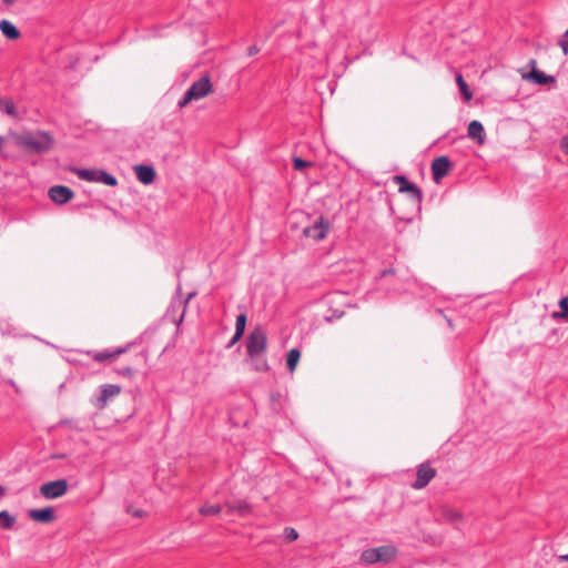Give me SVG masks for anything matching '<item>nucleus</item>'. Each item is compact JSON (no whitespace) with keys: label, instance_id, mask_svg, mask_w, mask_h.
Listing matches in <instances>:
<instances>
[{"label":"nucleus","instance_id":"obj_14","mask_svg":"<svg viewBox=\"0 0 568 568\" xmlns=\"http://www.w3.org/2000/svg\"><path fill=\"white\" fill-rule=\"evenodd\" d=\"M467 134L469 139L476 141L479 145L485 143V129L479 121L474 120L468 124Z\"/></svg>","mask_w":568,"mask_h":568},{"label":"nucleus","instance_id":"obj_15","mask_svg":"<svg viewBox=\"0 0 568 568\" xmlns=\"http://www.w3.org/2000/svg\"><path fill=\"white\" fill-rule=\"evenodd\" d=\"M134 172L138 180L145 185L151 184L155 179V171L150 165H135Z\"/></svg>","mask_w":568,"mask_h":568},{"label":"nucleus","instance_id":"obj_12","mask_svg":"<svg viewBox=\"0 0 568 568\" xmlns=\"http://www.w3.org/2000/svg\"><path fill=\"white\" fill-rule=\"evenodd\" d=\"M529 64L531 65V71L528 74H525L524 79L534 81L538 84H548L555 82V78L552 75H547L536 69V60H531Z\"/></svg>","mask_w":568,"mask_h":568},{"label":"nucleus","instance_id":"obj_27","mask_svg":"<svg viewBox=\"0 0 568 568\" xmlns=\"http://www.w3.org/2000/svg\"><path fill=\"white\" fill-rule=\"evenodd\" d=\"M230 511L237 510L240 513H245L248 510V505L244 501H237L236 504H226Z\"/></svg>","mask_w":568,"mask_h":568},{"label":"nucleus","instance_id":"obj_44","mask_svg":"<svg viewBox=\"0 0 568 568\" xmlns=\"http://www.w3.org/2000/svg\"><path fill=\"white\" fill-rule=\"evenodd\" d=\"M448 325H449L452 328L454 327V325H453V323H452L450 321H448Z\"/></svg>","mask_w":568,"mask_h":568},{"label":"nucleus","instance_id":"obj_36","mask_svg":"<svg viewBox=\"0 0 568 568\" xmlns=\"http://www.w3.org/2000/svg\"><path fill=\"white\" fill-rule=\"evenodd\" d=\"M286 355H301V352L297 348H292Z\"/></svg>","mask_w":568,"mask_h":568},{"label":"nucleus","instance_id":"obj_43","mask_svg":"<svg viewBox=\"0 0 568 568\" xmlns=\"http://www.w3.org/2000/svg\"><path fill=\"white\" fill-rule=\"evenodd\" d=\"M125 352V349H119L114 355H120L121 353Z\"/></svg>","mask_w":568,"mask_h":568},{"label":"nucleus","instance_id":"obj_40","mask_svg":"<svg viewBox=\"0 0 568 568\" xmlns=\"http://www.w3.org/2000/svg\"><path fill=\"white\" fill-rule=\"evenodd\" d=\"M560 560L568 561V554L564 555V556H560Z\"/></svg>","mask_w":568,"mask_h":568},{"label":"nucleus","instance_id":"obj_8","mask_svg":"<svg viewBox=\"0 0 568 568\" xmlns=\"http://www.w3.org/2000/svg\"><path fill=\"white\" fill-rule=\"evenodd\" d=\"M394 182L399 185V192L409 194L412 200L417 204L422 203V191L415 184L408 182V180L405 176L396 175L394 176Z\"/></svg>","mask_w":568,"mask_h":568},{"label":"nucleus","instance_id":"obj_6","mask_svg":"<svg viewBox=\"0 0 568 568\" xmlns=\"http://www.w3.org/2000/svg\"><path fill=\"white\" fill-rule=\"evenodd\" d=\"M437 471L430 466L429 462H424L417 467L416 480L410 485L412 488L419 490L425 488L436 476Z\"/></svg>","mask_w":568,"mask_h":568},{"label":"nucleus","instance_id":"obj_28","mask_svg":"<svg viewBox=\"0 0 568 568\" xmlns=\"http://www.w3.org/2000/svg\"><path fill=\"white\" fill-rule=\"evenodd\" d=\"M293 166H294L295 170L302 171V170H304L306 168L312 166V163L308 162V161H305V160H303L301 158H293Z\"/></svg>","mask_w":568,"mask_h":568},{"label":"nucleus","instance_id":"obj_38","mask_svg":"<svg viewBox=\"0 0 568 568\" xmlns=\"http://www.w3.org/2000/svg\"><path fill=\"white\" fill-rule=\"evenodd\" d=\"M6 495V487L0 485V497Z\"/></svg>","mask_w":568,"mask_h":568},{"label":"nucleus","instance_id":"obj_19","mask_svg":"<svg viewBox=\"0 0 568 568\" xmlns=\"http://www.w3.org/2000/svg\"><path fill=\"white\" fill-rule=\"evenodd\" d=\"M16 524V517L8 510L0 511V527L2 529H12Z\"/></svg>","mask_w":568,"mask_h":568},{"label":"nucleus","instance_id":"obj_23","mask_svg":"<svg viewBox=\"0 0 568 568\" xmlns=\"http://www.w3.org/2000/svg\"><path fill=\"white\" fill-rule=\"evenodd\" d=\"M97 182L103 183L109 186H115L118 184L116 179L103 170H100Z\"/></svg>","mask_w":568,"mask_h":568},{"label":"nucleus","instance_id":"obj_42","mask_svg":"<svg viewBox=\"0 0 568 568\" xmlns=\"http://www.w3.org/2000/svg\"><path fill=\"white\" fill-rule=\"evenodd\" d=\"M95 359L98 361H103V359H110L111 357H102V356H99V357H94Z\"/></svg>","mask_w":568,"mask_h":568},{"label":"nucleus","instance_id":"obj_29","mask_svg":"<svg viewBox=\"0 0 568 568\" xmlns=\"http://www.w3.org/2000/svg\"><path fill=\"white\" fill-rule=\"evenodd\" d=\"M284 535L288 541H294L298 538V532L292 527H286L284 529Z\"/></svg>","mask_w":568,"mask_h":568},{"label":"nucleus","instance_id":"obj_2","mask_svg":"<svg viewBox=\"0 0 568 568\" xmlns=\"http://www.w3.org/2000/svg\"><path fill=\"white\" fill-rule=\"evenodd\" d=\"M213 92V84L209 74L202 75L199 80L194 81L184 97L179 101V106L185 108L194 101H199Z\"/></svg>","mask_w":568,"mask_h":568},{"label":"nucleus","instance_id":"obj_30","mask_svg":"<svg viewBox=\"0 0 568 568\" xmlns=\"http://www.w3.org/2000/svg\"><path fill=\"white\" fill-rule=\"evenodd\" d=\"M286 358H287V362H286L287 368H288L290 373L293 374L301 357H286Z\"/></svg>","mask_w":568,"mask_h":568},{"label":"nucleus","instance_id":"obj_1","mask_svg":"<svg viewBox=\"0 0 568 568\" xmlns=\"http://www.w3.org/2000/svg\"><path fill=\"white\" fill-rule=\"evenodd\" d=\"M9 135L20 149L31 154L49 152L54 143L53 138L44 131L10 132Z\"/></svg>","mask_w":568,"mask_h":568},{"label":"nucleus","instance_id":"obj_11","mask_svg":"<svg viewBox=\"0 0 568 568\" xmlns=\"http://www.w3.org/2000/svg\"><path fill=\"white\" fill-rule=\"evenodd\" d=\"M450 169V161L447 156L436 158L432 163L433 179L438 183L445 175L448 174Z\"/></svg>","mask_w":568,"mask_h":568},{"label":"nucleus","instance_id":"obj_13","mask_svg":"<svg viewBox=\"0 0 568 568\" xmlns=\"http://www.w3.org/2000/svg\"><path fill=\"white\" fill-rule=\"evenodd\" d=\"M28 517L38 523H51L55 519L54 510L52 507L30 509L28 510Z\"/></svg>","mask_w":568,"mask_h":568},{"label":"nucleus","instance_id":"obj_32","mask_svg":"<svg viewBox=\"0 0 568 568\" xmlns=\"http://www.w3.org/2000/svg\"><path fill=\"white\" fill-rule=\"evenodd\" d=\"M562 151L568 154V135L564 136L560 142Z\"/></svg>","mask_w":568,"mask_h":568},{"label":"nucleus","instance_id":"obj_33","mask_svg":"<svg viewBox=\"0 0 568 568\" xmlns=\"http://www.w3.org/2000/svg\"><path fill=\"white\" fill-rule=\"evenodd\" d=\"M260 51V49L256 47V45H252L247 49V54L248 55H254L256 54L257 52Z\"/></svg>","mask_w":568,"mask_h":568},{"label":"nucleus","instance_id":"obj_26","mask_svg":"<svg viewBox=\"0 0 568 568\" xmlns=\"http://www.w3.org/2000/svg\"><path fill=\"white\" fill-rule=\"evenodd\" d=\"M559 306L561 308V313H554V316L568 320V296L559 301Z\"/></svg>","mask_w":568,"mask_h":568},{"label":"nucleus","instance_id":"obj_4","mask_svg":"<svg viewBox=\"0 0 568 568\" xmlns=\"http://www.w3.org/2000/svg\"><path fill=\"white\" fill-rule=\"evenodd\" d=\"M69 484L67 479L47 481L40 486V494L45 499H57L67 494Z\"/></svg>","mask_w":568,"mask_h":568},{"label":"nucleus","instance_id":"obj_9","mask_svg":"<svg viewBox=\"0 0 568 568\" xmlns=\"http://www.w3.org/2000/svg\"><path fill=\"white\" fill-rule=\"evenodd\" d=\"M100 396L97 398V407L104 408L108 402L121 393V387L116 384H104L100 387Z\"/></svg>","mask_w":568,"mask_h":568},{"label":"nucleus","instance_id":"obj_7","mask_svg":"<svg viewBox=\"0 0 568 568\" xmlns=\"http://www.w3.org/2000/svg\"><path fill=\"white\" fill-rule=\"evenodd\" d=\"M331 229V223L327 219L320 216L313 225L303 230V235L314 241L324 240Z\"/></svg>","mask_w":568,"mask_h":568},{"label":"nucleus","instance_id":"obj_10","mask_svg":"<svg viewBox=\"0 0 568 568\" xmlns=\"http://www.w3.org/2000/svg\"><path fill=\"white\" fill-rule=\"evenodd\" d=\"M73 196V191L68 186L55 185L49 190V197L57 204H64L72 200Z\"/></svg>","mask_w":568,"mask_h":568},{"label":"nucleus","instance_id":"obj_25","mask_svg":"<svg viewBox=\"0 0 568 568\" xmlns=\"http://www.w3.org/2000/svg\"><path fill=\"white\" fill-rule=\"evenodd\" d=\"M0 108L9 115L17 116V109L12 101L1 100Z\"/></svg>","mask_w":568,"mask_h":568},{"label":"nucleus","instance_id":"obj_39","mask_svg":"<svg viewBox=\"0 0 568 568\" xmlns=\"http://www.w3.org/2000/svg\"><path fill=\"white\" fill-rule=\"evenodd\" d=\"M183 317H184V313L180 316V318L178 321L175 318H173V321L175 322L176 325H180V323L183 321Z\"/></svg>","mask_w":568,"mask_h":568},{"label":"nucleus","instance_id":"obj_20","mask_svg":"<svg viewBox=\"0 0 568 568\" xmlns=\"http://www.w3.org/2000/svg\"><path fill=\"white\" fill-rule=\"evenodd\" d=\"M75 174L84 181L97 182L100 170H75Z\"/></svg>","mask_w":568,"mask_h":568},{"label":"nucleus","instance_id":"obj_24","mask_svg":"<svg viewBox=\"0 0 568 568\" xmlns=\"http://www.w3.org/2000/svg\"><path fill=\"white\" fill-rule=\"evenodd\" d=\"M443 516L449 523H457V521L462 520V518H463L462 514L458 510L453 509V508H445L443 510Z\"/></svg>","mask_w":568,"mask_h":568},{"label":"nucleus","instance_id":"obj_17","mask_svg":"<svg viewBox=\"0 0 568 568\" xmlns=\"http://www.w3.org/2000/svg\"><path fill=\"white\" fill-rule=\"evenodd\" d=\"M244 364L247 369L266 371L268 368L265 357H246Z\"/></svg>","mask_w":568,"mask_h":568},{"label":"nucleus","instance_id":"obj_18","mask_svg":"<svg viewBox=\"0 0 568 568\" xmlns=\"http://www.w3.org/2000/svg\"><path fill=\"white\" fill-rule=\"evenodd\" d=\"M245 325H246V316L244 314L239 315L236 318V324H235V334L231 341V344H234L236 341H239L241 338V336L244 333Z\"/></svg>","mask_w":568,"mask_h":568},{"label":"nucleus","instance_id":"obj_21","mask_svg":"<svg viewBox=\"0 0 568 568\" xmlns=\"http://www.w3.org/2000/svg\"><path fill=\"white\" fill-rule=\"evenodd\" d=\"M456 82L458 84V88L460 90V93L463 94L464 99L466 101H469L471 100L473 98V93L468 87V84L466 83V81L464 80L463 75L462 74H457L456 75Z\"/></svg>","mask_w":568,"mask_h":568},{"label":"nucleus","instance_id":"obj_3","mask_svg":"<svg viewBox=\"0 0 568 568\" xmlns=\"http://www.w3.org/2000/svg\"><path fill=\"white\" fill-rule=\"evenodd\" d=\"M397 556V549L394 546H381L369 548L362 552L361 561L367 565L376 562H390Z\"/></svg>","mask_w":568,"mask_h":568},{"label":"nucleus","instance_id":"obj_37","mask_svg":"<svg viewBox=\"0 0 568 568\" xmlns=\"http://www.w3.org/2000/svg\"><path fill=\"white\" fill-rule=\"evenodd\" d=\"M16 0H3V3L7 6V7H10L11 4L14 3Z\"/></svg>","mask_w":568,"mask_h":568},{"label":"nucleus","instance_id":"obj_16","mask_svg":"<svg viewBox=\"0 0 568 568\" xmlns=\"http://www.w3.org/2000/svg\"><path fill=\"white\" fill-rule=\"evenodd\" d=\"M0 31L10 40H17L20 37V32L17 27L8 20L0 21Z\"/></svg>","mask_w":568,"mask_h":568},{"label":"nucleus","instance_id":"obj_45","mask_svg":"<svg viewBox=\"0 0 568 568\" xmlns=\"http://www.w3.org/2000/svg\"><path fill=\"white\" fill-rule=\"evenodd\" d=\"M564 37H568V29L566 30Z\"/></svg>","mask_w":568,"mask_h":568},{"label":"nucleus","instance_id":"obj_5","mask_svg":"<svg viewBox=\"0 0 568 568\" xmlns=\"http://www.w3.org/2000/svg\"><path fill=\"white\" fill-rule=\"evenodd\" d=\"M267 337L263 329L255 328L247 337L246 347L250 355H258L266 351Z\"/></svg>","mask_w":568,"mask_h":568},{"label":"nucleus","instance_id":"obj_41","mask_svg":"<svg viewBox=\"0 0 568 568\" xmlns=\"http://www.w3.org/2000/svg\"><path fill=\"white\" fill-rule=\"evenodd\" d=\"M392 273H393V271H392V270L384 271V272H383V276L388 275V274H392Z\"/></svg>","mask_w":568,"mask_h":568},{"label":"nucleus","instance_id":"obj_31","mask_svg":"<svg viewBox=\"0 0 568 568\" xmlns=\"http://www.w3.org/2000/svg\"><path fill=\"white\" fill-rule=\"evenodd\" d=\"M559 45H560V48L562 49V52H564L565 54H567V53H568V37H564V39H561V40L559 41Z\"/></svg>","mask_w":568,"mask_h":568},{"label":"nucleus","instance_id":"obj_35","mask_svg":"<svg viewBox=\"0 0 568 568\" xmlns=\"http://www.w3.org/2000/svg\"><path fill=\"white\" fill-rule=\"evenodd\" d=\"M129 513H131L134 517H142L144 511L142 509H136L134 511H131L130 509L128 510Z\"/></svg>","mask_w":568,"mask_h":568},{"label":"nucleus","instance_id":"obj_22","mask_svg":"<svg viewBox=\"0 0 568 568\" xmlns=\"http://www.w3.org/2000/svg\"><path fill=\"white\" fill-rule=\"evenodd\" d=\"M222 511V507L221 505H211V504H205L203 505L200 509H199V513L202 515V516H214V515H217Z\"/></svg>","mask_w":568,"mask_h":568},{"label":"nucleus","instance_id":"obj_34","mask_svg":"<svg viewBox=\"0 0 568 568\" xmlns=\"http://www.w3.org/2000/svg\"><path fill=\"white\" fill-rule=\"evenodd\" d=\"M119 373H120V374H122V375H129V376H131V375H132V373H133V371H132V368H131V367H124L123 369L119 371Z\"/></svg>","mask_w":568,"mask_h":568}]
</instances>
